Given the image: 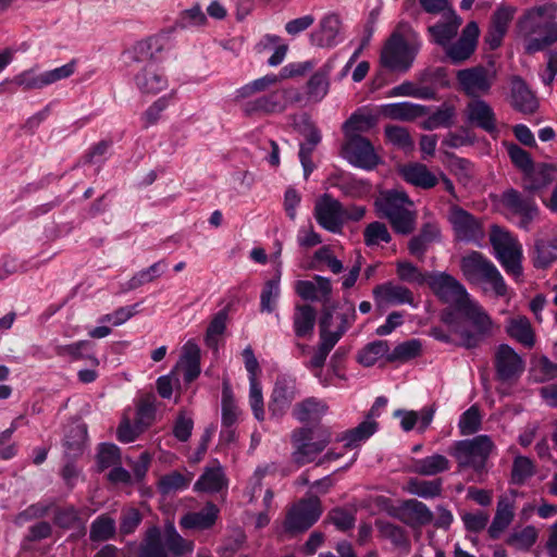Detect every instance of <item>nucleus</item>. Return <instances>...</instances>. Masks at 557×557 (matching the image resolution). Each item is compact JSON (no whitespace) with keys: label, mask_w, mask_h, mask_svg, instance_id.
I'll return each instance as SVG.
<instances>
[{"label":"nucleus","mask_w":557,"mask_h":557,"mask_svg":"<svg viewBox=\"0 0 557 557\" xmlns=\"http://www.w3.org/2000/svg\"><path fill=\"white\" fill-rule=\"evenodd\" d=\"M422 281H426L434 294L449 306L443 321L453 326L454 341L458 345L474 348L491 334L493 322L490 315L457 278L447 273L428 277L420 273V283Z\"/></svg>","instance_id":"f257e3e1"},{"label":"nucleus","mask_w":557,"mask_h":557,"mask_svg":"<svg viewBox=\"0 0 557 557\" xmlns=\"http://www.w3.org/2000/svg\"><path fill=\"white\" fill-rule=\"evenodd\" d=\"M194 550V542L185 540L173 523L163 530L150 527L139 545L137 557H182Z\"/></svg>","instance_id":"f03ea898"},{"label":"nucleus","mask_w":557,"mask_h":557,"mask_svg":"<svg viewBox=\"0 0 557 557\" xmlns=\"http://www.w3.org/2000/svg\"><path fill=\"white\" fill-rule=\"evenodd\" d=\"M460 270L463 277L472 285H478L497 297L507 294V284L497 267L485 255L471 250L460 259Z\"/></svg>","instance_id":"7ed1b4c3"},{"label":"nucleus","mask_w":557,"mask_h":557,"mask_svg":"<svg viewBox=\"0 0 557 557\" xmlns=\"http://www.w3.org/2000/svg\"><path fill=\"white\" fill-rule=\"evenodd\" d=\"M163 50L162 39L150 37L138 42L135 47L136 59L147 61L145 66L135 75V84L141 92L157 94L165 89L168 78L158 65Z\"/></svg>","instance_id":"20e7f679"},{"label":"nucleus","mask_w":557,"mask_h":557,"mask_svg":"<svg viewBox=\"0 0 557 557\" xmlns=\"http://www.w3.org/2000/svg\"><path fill=\"white\" fill-rule=\"evenodd\" d=\"M374 206L379 215L386 218L395 232L409 234L414 230V203L405 191L382 190L376 197Z\"/></svg>","instance_id":"39448f33"},{"label":"nucleus","mask_w":557,"mask_h":557,"mask_svg":"<svg viewBox=\"0 0 557 557\" xmlns=\"http://www.w3.org/2000/svg\"><path fill=\"white\" fill-rule=\"evenodd\" d=\"M412 28L400 22L384 44L380 53L382 67L398 74H405L412 66L416 58L414 48L410 45Z\"/></svg>","instance_id":"423d86ee"},{"label":"nucleus","mask_w":557,"mask_h":557,"mask_svg":"<svg viewBox=\"0 0 557 557\" xmlns=\"http://www.w3.org/2000/svg\"><path fill=\"white\" fill-rule=\"evenodd\" d=\"M490 242L494 256L505 272L516 281H520L523 276V248L518 237L498 225H493Z\"/></svg>","instance_id":"0eeeda50"},{"label":"nucleus","mask_w":557,"mask_h":557,"mask_svg":"<svg viewBox=\"0 0 557 557\" xmlns=\"http://www.w3.org/2000/svg\"><path fill=\"white\" fill-rule=\"evenodd\" d=\"M331 442V433L325 428H300L293 432V459L298 465L311 462Z\"/></svg>","instance_id":"6e6552de"},{"label":"nucleus","mask_w":557,"mask_h":557,"mask_svg":"<svg viewBox=\"0 0 557 557\" xmlns=\"http://www.w3.org/2000/svg\"><path fill=\"white\" fill-rule=\"evenodd\" d=\"M495 445L488 435H478L455 444L454 457L459 467L471 468L481 473Z\"/></svg>","instance_id":"1a4fd4ad"},{"label":"nucleus","mask_w":557,"mask_h":557,"mask_svg":"<svg viewBox=\"0 0 557 557\" xmlns=\"http://www.w3.org/2000/svg\"><path fill=\"white\" fill-rule=\"evenodd\" d=\"M301 98V94L294 87L280 88L244 102L242 110L246 115L282 113Z\"/></svg>","instance_id":"9d476101"},{"label":"nucleus","mask_w":557,"mask_h":557,"mask_svg":"<svg viewBox=\"0 0 557 557\" xmlns=\"http://www.w3.org/2000/svg\"><path fill=\"white\" fill-rule=\"evenodd\" d=\"M458 89L468 97L479 98L488 95L495 81L496 71L484 65H475L456 72Z\"/></svg>","instance_id":"9b49d317"},{"label":"nucleus","mask_w":557,"mask_h":557,"mask_svg":"<svg viewBox=\"0 0 557 557\" xmlns=\"http://www.w3.org/2000/svg\"><path fill=\"white\" fill-rule=\"evenodd\" d=\"M449 222L457 240L473 244L478 247L483 246L485 230L480 219L455 206L449 211Z\"/></svg>","instance_id":"f8f14e48"},{"label":"nucleus","mask_w":557,"mask_h":557,"mask_svg":"<svg viewBox=\"0 0 557 557\" xmlns=\"http://www.w3.org/2000/svg\"><path fill=\"white\" fill-rule=\"evenodd\" d=\"M76 70V61L55 67L53 70L38 73L36 69H29L21 72L13 77V83L25 90L42 89L59 81L65 79L74 74Z\"/></svg>","instance_id":"ddd939ff"},{"label":"nucleus","mask_w":557,"mask_h":557,"mask_svg":"<svg viewBox=\"0 0 557 557\" xmlns=\"http://www.w3.org/2000/svg\"><path fill=\"white\" fill-rule=\"evenodd\" d=\"M314 218L324 230L341 234L346 221V211L342 203L329 194L322 195L314 205Z\"/></svg>","instance_id":"4468645a"},{"label":"nucleus","mask_w":557,"mask_h":557,"mask_svg":"<svg viewBox=\"0 0 557 557\" xmlns=\"http://www.w3.org/2000/svg\"><path fill=\"white\" fill-rule=\"evenodd\" d=\"M321 516L320 502L317 497L301 499L293 505L286 515L284 528L287 532H304Z\"/></svg>","instance_id":"2eb2a0df"},{"label":"nucleus","mask_w":557,"mask_h":557,"mask_svg":"<svg viewBox=\"0 0 557 557\" xmlns=\"http://www.w3.org/2000/svg\"><path fill=\"white\" fill-rule=\"evenodd\" d=\"M532 265L536 270H547L557 261V228L540 232L529 250Z\"/></svg>","instance_id":"dca6fc26"},{"label":"nucleus","mask_w":557,"mask_h":557,"mask_svg":"<svg viewBox=\"0 0 557 557\" xmlns=\"http://www.w3.org/2000/svg\"><path fill=\"white\" fill-rule=\"evenodd\" d=\"M480 35L479 26L475 22H469L462 29L460 37L449 42L444 52L451 64L459 65L468 61L474 53Z\"/></svg>","instance_id":"f3484780"},{"label":"nucleus","mask_w":557,"mask_h":557,"mask_svg":"<svg viewBox=\"0 0 557 557\" xmlns=\"http://www.w3.org/2000/svg\"><path fill=\"white\" fill-rule=\"evenodd\" d=\"M299 395L297 382L294 377L277 376L269 403V411L273 418L283 417L292 403Z\"/></svg>","instance_id":"a211bd4d"},{"label":"nucleus","mask_w":557,"mask_h":557,"mask_svg":"<svg viewBox=\"0 0 557 557\" xmlns=\"http://www.w3.org/2000/svg\"><path fill=\"white\" fill-rule=\"evenodd\" d=\"M344 149L349 162L358 168L372 170L379 163L374 147L359 134L349 135Z\"/></svg>","instance_id":"6ab92c4d"},{"label":"nucleus","mask_w":557,"mask_h":557,"mask_svg":"<svg viewBox=\"0 0 557 557\" xmlns=\"http://www.w3.org/2000/svg\"><path fill=\"white\" fill-rule=\"evenodd\" d=\"M496 376L503 382L518 379L524 370L522 358L507 344L497 347L494 357Z\"/></svg>","instance_id":"aec40b11"},{"label":"nucleus","mask_w":557,"mask_h":557,"mask_svg":"<svg viewBox=\"0 0 557 557\" xmlns=\"http://www.w3.org/2000/svg\"><path fill=\"white\" fill-rule=\"evenodd\" d=\"M372 296L379 309L404 304L413 305L414 300V295L409 288L393 281L376 285L372 290Z\"/></svg>","instance_id":"412c9836"},{"label":"nucleus","mask_w":557,"mask_h":557,"mask_svg":"<svg viewBox=\"0 0 557 557\" xmlns=\"http://www.w3.org/2000/svg\"><path fill=\"white\" fill-rule=\"evenodd\" d=\"M344 335V327L338 332H331L326 321L322 323V331L320 332V343L313 351L312 357L304 362V366L312 371L314 375L323 368L330 351L338 343Z\"/></svg>","instance_id":"4be33fe9"},{"label":"nucleus","mask_w":557,"mask_h":557,"mask_svg":"<svg viewBox=\"0 0 557 557\" xmlns=\"http://www.w3.org/2000/svg\"><path fill=\"white\" fill-rule=\"evenodd\" d=\"M503 203L513 213L520 215L519 227L528 231L537 216L539 209L532 199L523 198L517 190L509 189L503 195Z\"/></svg>","instance_id":"5701e85b"},{"label":"nucleus","mask_w":557,"mask_h":557,"mask_svg":"<svg viewBox=\"0 0 557 557\" xmlns=\"http://www.w3.org/2000/svg\"><path fill=\"white\" fill-rule=\"evenodd\" d=\"M465 115L470 124L490 134L497 131L496 116L493 108L480 97L467 103Z\"/></svg>","instance_id":"b1692460"},{"label":"nucleus","mask_w":557,"mask_h":557,"mask_svg":"<svg viewBox=\"0 0 557 557\" xmlns=\"http://www.w3.org/2000/svg\"><path fill=\"white\" fill-rule=\"evenodd\" d=\"M517 496L518 492L516 490H510L509 493L499 496L495 516L488 528L491 537H498V535L512 522Z\"/></svg>","instance_id":"393cba45"},{"label":"nucleus","mask_w":557,"mask_h":557,"mask_svg":"<svg viewBox=\"0 0 557 557\" xmlns=\"http://www.w3.org/2000/svg\"><path fill=\"white\" fill-rule=\"evenodd\" d=\"M341 21L334 14L325 15L319 23V28L311 33L310 41L321 48H331L341 42Z\"/></svg>","instance_id":"a878e982"},{"label":"nucleus","mask_w":557,"mask_h":557,"mask_svg":"<svg viewBox=\"0 0 557 557\" xmlns=\"http://www.w3.org/2000/svg\"><path fill=\"white\" fill-rule=\"evenodd\" d=\"M295 290L304 300L319 301L326 305L331 299L332 284L330 278L315 275L313 281H298Z\"/></svg>","instance_id":"bb28decb"},{"label":"nucleus","mask_w":557,"mask_h":557,"mask_svg":"<svg viewBox=\"0 0 557 557\" xmlns=\"http://www.w3.org/2000/svg\"><path fill=\"white\" fill-rule=\"evenodd\" d=\"M455 116L456 108L448 102H443L434 109L420 106V125L425 129L449 127Z\"/></svg>","instance_id":"cd10ccee"},{"label":"nucleus","mask_w":557,"mask_h":557,"mask_svg":"<svg viewBox=\"0 0 557 557\" xmlns=\"http://www.w3.org/2000/svg\"><path fill=\"white\" fill-rule=\"evenodd\" d=\"M510 104L522 113H533L537 109V100L525 82L519 76L510 82Z\"/></svg>","instance_id":"c85d7f7f"},{"label":"nucleus","mask_w":557,"mask_h":557,"mask_svg":"<svg viewBox=\"0 0 557 557\" xmlns=\"http://www.w3.org/2000/svg\"><path fill=\"white\" fill-rule=\"evenodd\" d=\"M557 41V22L537 23L525 40V50L535 53L546 49Z\"/></svg>","instance_id":"c756f323"},{"label":"nucleus","mask_w":557,"mask_h":557,"mask_svg":"<svg viewBox=\"0 0 557 557\" xmlns=\"http://www.w3.org/2000/svg\"><path fill=\"white\" fill-rule=\"evenodd\" d=\"M332 70V64L325 63L310 76L306 84V96L309 101L320 102L326 97Z\"/></svg>","instance_id":"7c9ffc66"},{"label":"nucleus","mask_w":557,"mask_h":557,"mask_svg":"<svg viewBox=\"0 0 557 557\" xmlns=\"http://www.w3.org/2000/svg\"><path fill=\"white\" fill-rule=\"evenodd\" d=\"M357 319L356 308L352 302H345L336 312L325 310L320 319V332L322 323L327 322L331 332H338L344 327V334Z\"/></svg>","instance_id":"2f4dec72"},{"label":"nucleus","mask_w":557,"mask_h":557,"mask_svg":"<svg viewBox=\"0 0 557 557\" xmlns=\"http://www.w3.org/2000/svg\"><path fill=\"white\" fill-rule=\"evenodd\" d=\"M462 23L460 16L455 12H449L445 21H441L429 27L432 41L443 47V49L451 41L458 33Z\"/></svg>","instance_id":"473e14b6"},{"label":"nucleus","mask_w":557,"mask_h":557,"mask_svg":"<svg viewBox=\"0 0 557 557\" xmlns=\"http://www.w3.org/2000/svg\"><path fill=\"white\" fill-rule=\"evenodd\" d=\"M218 513V507L212 503H208L201 510L184 515L180 520V525L187 530H206L215 523Z\"/></svg>","instance_id":"72a5a7b5"},{"label":"nucleus","mask_w":557,"mask_h":557,"mask_svg":"<svg viewBox=\"0 0 557 557\" xmlns=\"http://www.w3.org/2000/svg\"><path fill=\"white\" fill-rule=\"evenodd\" d=\"M177 368L184 372V381L187 383L196 380L200 374V349L191 342H187L183 348V354L177 362Z\"/></svg>","instance_id":"f704fd0d"},{"label":"nucleus","mask_w":557,"mask_h":557,"mask_svg":"<svg viewBox=\"0 0 557 557\" xmlns=\"http://www.w3.org/2000/svg\"><path fill=\"white\" fill-rule=\"evenodd\" d=\"M327 411L326 404L318 398L309 397L297 403L292 414L299 422L319 421Z\"/></svg>","instance_id":"c9c22d12"},{"label":"nucleus","mask_w":557,"mask_h":557,"mask_svg":"<svg viewBox=\"0 0 557 557\" xmlns=\"http://www.w3.org/2000/svg\"><path fill=\"white\" fill-rule=\"evenodd\" d=\"M506 331L508 335L525 347H533L535 335L531 323L525 317H513L507 320Z\"/></svg>","instance_id":"e433bc0d"},{"label":"nucleus","mask_w":557,"mask_h":557,"mask_svg":"<svg viewBox=\"0 0 557 557\" xmlns=\"http://www.w3.org/2000/svg\"><path fill=\"white\" fill-rule=\"evenodd\" d=\"M317 312L309 305H298L295 307L293 315L294 332L297 337H307L313 333Z\"/></svg>","instance_id":"4c0bfd02"},{"label":"nucleus","mask_w":557,"mask_h":557,"mask_svg":"<svg viewBox=\"0 0 557 557\" xmlns=\"http://www.w3.org/2000/svg\"><path fill=\"white\" fill-rule=\"evenodd\" d=\"M226 485V479L222 467L216 463L214 467L207 468L196 481L194 488L198 492L215 493Z\"/></svg>","instance_id":"58836bf2"},{"label":"nucleus","mask_w":557,"mask_h":557,"mask_svg":"<svg viewBox=\"0 0 557 557\" xmlns=\"http://www.w3.org/2000/svg\"><path fill=\"white\" fill-rule=\"evenodd\" d=\"M554 181V169L547 165L531 168L524 173L523 187L529 191H537Z\"/></svg>","instance_id":"ea45409f"},{"label":"nucleus","mask_w":557,"mask_h":557,"mask_svg":"<svg viewBox=\"0 0 557 557\" xmlns=\"http://www.w3.org/2000/svg\"><path fill=\"white\" fill-rule=\"evenodd\" d=\"M281 270L276 271L273 278L268 280L260 294V311L272 313L276 309V305L281 295Z\"/></svg>","instance_id":"a19ab883"},{"label":"nucleus","mask_w":557,"mask_h":557,"mask_svg":"<svg viewBox=\"0 0 557 557\" xmlns=\"http://www.w3.org/2000/svg\"><path fill=\"white\" fill-rule=\"evenodd\" d=\"M376 431V423L373 421L366 420L358 426L344 432L337 437L338 442H344L345 447L354 448L357 447L361 442L368 440Z\"/></svg>","instance_id":"79ce46f5"},{"label":"nucleus","mask_w":557,"mask_h":557,"mask_svg":"<svg viewBox=\"0 0 557 557\" xmlns=\"http://www.w3.org/2000/svg\"><path fill=\"white\" fill-rule=\"evenodd\" d=\"M168 269V262L165 260H159L151 264L147 269L138 271L133 277L126 283V289L133 290L145 284L153 282L160 277Z\"/></svg>","instance_id":"37998d69"},{"label":"nucleus","mask_w":557,"mask_h":557,"mask_svg":"<svg viewBox=\"0 0 557 557\" xmlns=\"http://www.w3.org/2000/svg\"><path fill=\"white\" fill-rule=\"evenodd\" d=\"M86 437L87 429L85 424L77 423L71 425L64 438L65 454L69 457H76L81 455L84 449Z\"/></svg>","instance_id":"c03bdc74"},{"label":"nucleus","mask_w":557,"mask_h":557,"mask_svg":"<svg viewBox=\"0 0 557 557\" xmlns=\"http://www.w3.org/2000/svg\"><path fill=\"white\" fill-rule=\"evenodd\" d=\"M280 82L281 77H278L276 74H267L262 77L253 79L236 90V100L246 99L255 94L263 92Z\"/></svg>","instance_id":"a18cd8bd"},{"label":"nucleus","mask_w":557,"mask_h":557,"mask_svg":"<svg viewBox=\"0 0 557 557\" xmlns=\"http://www.w3.org/2000/svg\"><path fill=\"white\" fill-rule=\"evenodd\" d=\"M115 521L108 515L98 516L90 525L89 539L92 542H103L114 536Z\"/></svg>","instance_id":"49530a36"},{"label":"nucleus","mask_w":557,"mask_h":557,"mask_svg":"<svg viewBox=\"0 0 557 557\" xmlns=\"http://www.w3.org/2000/svg\"><path fill=\"white\" fill-rule=\"evenodd\" d=\"M536 472L534 462L525 456H516L511 467L510 482L523 485Z\"/></svg>","instance_id":"de8ad7c7"},{"label":"nucleus","mask_w":557,"mask_h":557,"mask_svg":"<svg viewBox=\"0 0 557 557\" xmlns=\"http://www.w3.org/2000/svg\"><path fill=\"white\" fill-rule=\"evenodd\" d=\"M382 113L393 120L411 121L418 117V104L403 101L382 106Z\"/></svg>","instance_id":"09e8293b"},{"label":"nucleus","mask_w":557,"mask_h":557,"mask_svg":"<svg viewBox=\"0 0 557 557\" xmlns=\"http://www.w3.org/2000/svg\"><path fill=\"white\" fill-rule=\"evenodd\" d=\"M222 426H235L239 416V409L234 399L233 393L226 384L222 391Z\"/></svg>","instance_id":"8fccbe9b"},{"label":"nucleus","mask_w":557,"mask_h":557,"mask_svg":"<svg viewBox=\"0 0 557 557\" xmlns=\"http://www.w3.org/2000/svg\"><path fill=\"white\" fill-rule=\"evenodd\" d=\"M453 521V515L449 510L437 507L436 511H431L424 504L420 503V524L432 523L437 528H448Z\"/></svg>","instance_id":"3c124183"},{"label":"nucleus","mask_w":557,"mask_h":557,"mask_svg":"<svg viewBox=\"0 0 557 557\" xmlns=\"http://www.w3.org/2000/svg\"><path fill=\"white\" fill-rule=\"evenodd\" d=\"M389 350L386 341H375L368 344L358 355V361L366 366H373L379 359L384 357Z\"/></svg>","instance_id":"603ef678"},{"label":"nucleus","mask_w":557,"mask_h":557,"mask_svg":"<svg viewBox=\"0 0 557 557\" xmlns=\"http://www.w3.org/2000/svg\"><path fill=\"white\" fill-rule=\"evenodd\" d=\"M537 540V530L533 525H527L515 531L508 537V545L519 550H529Z\"/></svg>","instance_id":"864d4df0"},{"label":"nucleus","mask_w":557,"mask_h":557,"mask_svg":"<svg viewBox=\"0 0 557 557\" xmlns=\"http://www.w3.org/2000/svg\"><path fill=\"white\" fill-rule=\"evenodd\" d=\"M92 347V343L89 341H78L69 345L59 346L57 348V354L59 356L72 357L73 359H90L94 364H98V359L95 356L87 355L86 352L90 350Z\"/></svg>","instance_id":"5fc2aeb1"},{"label":"nucleus","mask_w":557,"mask_h":557,"mask_svg":"<svg viewBox=\"0 0 557 557\" xmlns=\"http://www.w3.org/2000/svg\"><path fill=\"white\" fill-rule=\"evenodd\" d=\"M364 244L368 247L377 246L381 243H389L392 237L386 227L382 222L375 221L367 225L363 231Z\"/></svg>","instance_id":"6e6d98bb"},{"label":"nucleus","mask_w":557,"mask_h":557,"mask_svg":"<svg viewBox=\"0 0 557 557\" xmlns=\"http://www.w3.org/2000/svg\"><path fill=\"white\" fill-rule=\"evenodd\" d=\"M376 525L381 536L389 540L393 544H395L398 547H407L408 541L404 530L400 527L384 520H379L376 522Z\"/></svg>","instance_id":"4d7b16f0"},{"label":"nucleus","mask_w":557,"mask_h":557,"mask_svg":"<svg viewBox=\"0 0 557 557\" xmlns=\"http://www.w3.org/2000/svg\"><path fill=\"white\" fill-rule=\"evenodd\" d=\"M249 404L253 413V417L258 421L264 420V403L262 396V387L257 377H251L249 381Z\"/></svg>","instance_id":"13d9d810"},{"label":"nucleus","mask_w":557,"mask_h":557,"mask_svg":"<svg viewBox=\"0 0 557 557\" xmlns=\"http://www.w3.org/2000/svg\"><path fill=\"white\" fill-rule=\"evenodd\" d=\"M385 136L389 143L404 151L413 150V141L408 131L400 126H386Z\"/></svg>","instance_id":"bf43d9fd"},{"label":"nucleus","mask_w":557,"mask_h":557,"mask_svg":"<svg viewBox=\"0 0 557 557\" xmlns=\"http://www.w3.org/2000/svg\"><path fill=\"white\" fill-rule=\"evenodd\" d=\"M461 435L474 434L481 426V414L475 406L465 411L458 423Z\"/></svg>","instance_id":"052dcab7"},{"label":"nucleus","mask_w":557,"mask_h":557,"mask_svg":"<svg viewBox=\"0 0 557 557\" xmlns=\"http://www.w3.org/2000/svg\"><path fill=\"white\" fill-rule=\"evenodd\" d=\"M449 468L448 459L443 455H432L420 460V474L435 475Z\"/></svg>","instance_id":"680f3d73"},{"label":"nucleus","mask_w":557,"mask_h":557,"mask_svg":"<svg viewBox=\"0 0 557 557\" xmlns=\"http://www.w3.org/2000/svg\"><path fill=\"white\" fill-rule=\"evenodd\" d=\"M97 461L99 469L102 471L109 467L120 463V449L114 444L103 443L100 445Z\"/></svg>","instance_id":"e2e57ef3"},{"label":"nucleus","mask_w":557,"mask_h":557,"mask_svg":"<svg viewBox=\"0 0 557 557\" xmlns=\"http://www.w3.org/2000/svg\"><path fill=\"white\" fill-rule=\"evenodd\" d=\"M374 125V119L371 115L354 113L344 124L347 138L349 135L359 132H366Z\"/></svg>","instance_id":"0e129e2a"},{"label":"nucleus","mask_w":557,"mask_h":557,"mask_svg":"<svg viewBox=\"0 0 557 557\" xmlns=\"http://www.w3.org/2000/svg\"><path fill=\"white\" fill-rule=\"evenodd\" d=\"M136 308L137 305L121 307L112 313L101 315L98 322L101 324L110 323L113 326L122 325L136 313Z\"/></svg>","instance_id":"69168bd1"},{"label":"nucleus","mask_w":557,"mask_h":557,"mask_svg":"<svg viewBox=\"0 0 557 557\" xmlns=\"http://www.w3.org/2000/svg\"><path fill=\"white\" fill-rule=\"evenodd\" d=\"M189 484V481L180 472H172L160 479L159 487L162 493L183 491Z\"/></svg>","instance_id":"338daca9"},{"label":"nucleus","mask_w":557,"mask_h":557,"mask_svg":"<svg viewBox=\"0 0 557 557\" xmlns=\"http://www.w3.org/2000/svg\"><path fill=\"white\" fill-rule=\"evenodd\" d=\"M461 519L468 531L479 533L486 528L490 516L487 512L478 510L463 513Z\"/></svg>","instance_id":"774afa93"}]
</instances>
